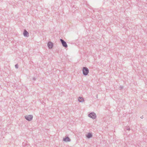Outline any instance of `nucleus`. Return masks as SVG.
I'll use <instances>...</instances> for the list:
<instances>
[{"instance_id": "7", "label": "nucleus", "mask_w": 147, "mask_h": 147, "mask_svg": "<svg viewBox=\"0 0 147 147\" xmlns=\"http://www.w3.org/2000/svg\"><path fill=\"white\" fill-rule=\"evenodd\" d=\"M63 141L65 142H70L71 140L69 137H67L63 138Z\"/></svg>"}, {"instance_id": "2", "label": "nucleus", "mask_w": 147, "mask_h": 147, "mask_svg": "<svg viewBox=\"0 0 147 147\" xmlns=\"http://www.w3.org/2000/svg\"><path fill=\"white\" fill-rule=\"evenodd\" d=\"M88 116L92 119H95L96 117V114L94 112H91L88 114Z\"/></svg>"}, {"instance_id": "4", "label": "nucleus", "mask_w": 147, "mask_h": 147, "mask_svg": "<svg viewBox=\"0 0 147 147\" xmlns=\"http://www.w3.org/2000/svg\"><path fill=\"white\" fill-rule=\"evenodd\" d=\"M60 41L61 42L62 45L63 47L66 48L67 47V45L66 42L64 41L63 39H60Z\"/></svg>"}, {"instance_id": "9", "label": "nucleus", "mask_w": 147, "mask_h": 147, "mask_svg": "<svg viewBox=\"0 0 147 147\" xmlns=\"http://www.w3.org/2000/svg\"><path fill=\"white\" fill-rule=\"evenodd\" d=\"M86 137L88 138H90L92 136V133H89L86 135Z\"/></svg>"}, {"instance_id": "5", "label": "nucleus", "mask_w": 147, "mask_h": 147, "mask_svg": "<svg viewBox=\"0 0 147 147\" xmlns=\"http://www.w3.org/2000/svg\"><path fill=\"white\" fill-rule=\"evenodd\" d=\"M23 34L25 37H28L29 36V33L26 29L24 30Z\"/></svg>"}, {"instance_id": "8", "label": "nucleus", "mask_w": 147, "mask_h": 147, "mask_svg": "<svg viewBox=\"0 0 147 147\" xmlns=\"http://www.w3.org/2000/svg\"><path fill=\"white\" fill-rule=\"evenodd\" d=\"M78 100L80 102H83L84 101V98L81 97H79L78 98Z\"/></svg>"}, {"instance_id": "10", "label": "nucleus", "mask_w": 147, "mask_h": 147, "mask_svg": "<svg viewBox=\"0 0 147 147\" xmlns=\"http://www.w3.org/2000/svg\"><path fill=\"white\" fill-rule=\"evenodd\" d=\"M130 128L128 127H126L125 128V129L128 130H130Z\"/></svg>"}, {"instance_id": "13", "label": "nucleus", "mask_w": 147, "mask_h": 147, "mask_svg": "<svg viewBox=\"0 0 147 147\" xmlns=\"http://www.w3.org/2000/svg\"><path fill=\"white\" fill-rule=\"evenodd\" d=\"M36 79L35 78H33V80H36Z\"/></svg>"}, {"instance_id": "6", "label": "nucleus", "mask_w": 147, "mask_h": 147, "mask_svg": "<svg viewBox=\"0 0 147 147\" xmlns=\"http://www.w3.org/2000/svg\"><path fill=\"white\" fill-rule=\"evenodd\" d=\"M47 46L49 49H51L53 48V44L51 42L49 41L47 44Z\"/></svg>"}, {"instance_id": "11", "label": "nucleus", "mask_w": 147, "mask_h": 147, "mask_svg": "<svg viewBox=\"0 0 147 147\" xmlns=\"http://www.w3.org/2000/svg\"><path fill=\"white\" fill-rule=\"evenodd\" d=\"M15 68L16 69H18V65L17 64L15 65Z\"/></svg>"}, {"instance_id": "14", "label": "nucleus", "mask_w": 147, "mask_h": 147, "mask_svg": "<svg viewBox=\"0 0 147 147\" xmlns=\"http://www.w3.org/2000/svg\"><path fill=\"white\" fill-rule=\"evenodd\" d=\"M22 144H23V145H25V143L24 142H23V143H22Z\"/></svg>"}, {"instance_id": "1", "label": "nucleus", "mask_w": 147, "mask_h": 147, "mask_svg": "<svg viewBox=\"0 0 147 147\" xmlns=\"http://www.w3.org/2000/svg\"><path fill=\"white\" fill-rule=\"evenodd\" d=\"M83 74L84 76L87 75L89 72L88 69L86 67H83L82 69Z\"/></svg>"}, {"instance_id": "12", "label": "nucleus", "mask_w": 147, "mask_h": 147, "mask_svg": "<svg viewBox=\"0 0 147 147\" xmlns=\"http://www.w3.org/2000/svg\"><path fill=\"white\" fill-rule=\"evenodd\" d=\"M123 88V86H120V87L119 90H121Z\"/></svg>"}, {"instance_id": "3", "label": "nucleus", "mask_w": 147, "mask_h": 147, "mask_svg": "<svg viewBox=\"0 0 147 147\" xmlns=\"http://www.w3.org/2000/svg\"><path fill=\"white\" fill-rule=\"evenodd\" d=\"M25 119L28 121L32 120L33 118V116L32 115H26L25 116Z\"/></svg>"}]
</instances>
